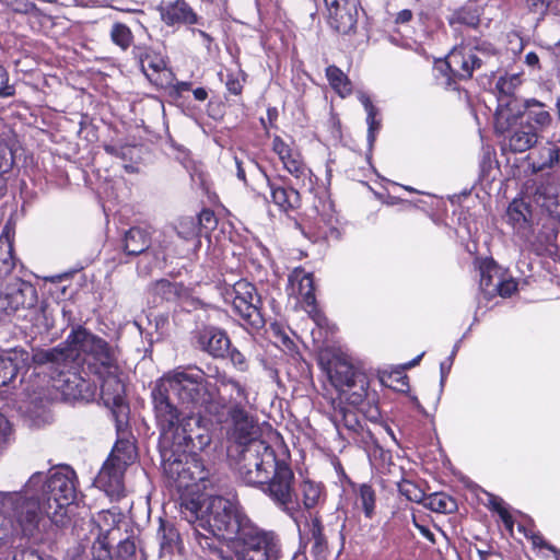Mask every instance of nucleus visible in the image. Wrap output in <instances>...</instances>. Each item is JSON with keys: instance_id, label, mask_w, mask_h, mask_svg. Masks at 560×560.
Returning a JSON list of instances; mask_svg holds the SVG:
<instances>
[{"instance_id": "4be33fe9", "label": "nucleus", "mask_w": 560, "mask_h": 560, "mask_svg": "<svg viewBox=\"0 0 560 560\" xmlns=\"http://www.w3.org/2000/svg\"><path fill=\"white\" fill-rule=\"evenodd\" d=\"M314 234L317 238L337 237L338 218L334 203L328 198H319L314 205Z\"/></svg>"}, {"instance_id": "c9c22d12", "label": "nucleus", "mask_w": 560, "mask_h": 560, "mask_svg": "<svg viewBox=\"0 0 560 560\" xmlns=\"http://www.w3.org/2000/svg\"><path fill=\"white\" fill-rule=\"evenodd\" d=\"M357 504H360L365 516L372 518L376 505V492L369 483H361L357 490Z\"/></svg>"}, {"instance_id": "1a4fd4ad", "label": "nucleus", "mask_w": 560, "mask_h": 560, "mask_svg": "<svg viewBox=\"0 0 560 560\" xmlns=\"http://www.w3.org/2000/svg\"><path fill=\"white\" fill-rule=\"evenodd\" d=\"M497 56V49L487 40H472L455 46L445 65L458 79H469L476 69Z\"/></svg>"}, {"instance_id": "423d86ee", "label": "nucleus", "mask_w": 560, "mask_h": 560, "mask_svg": "<svg viewBox=\"0 0 560 560\" xmlns=\"http://www.w3.org/2000/svg\"><path fill=\"white\" fill-rule=\"evenodd\" d=\"M217 522L220 535L228 538L241 537L243 546L249 550L262 551L258 560H307L306 556L301 552L287 557L283 553L281 540L273 530L260 528L250 518H245L243 515L237 514L228 523ZM244 560L255 559L244 556Z\"/></svg>"}, {"instance_id": "5fc2aeb1", "label": "nucleus", "mask_w": 560, "mask_h": 560, "mask_svg": "<svg viewBox=\"0 0 560 560\" xmlns=\"http://www.w3.org/2000/svg\"><path fill=\"white\" fill-rule=\"evenodd\" d=\"M153 290L155 293L165 295L167 293H172V284L167 280H160L154 283Z\"/></svg>"}, {"instance_id": "473e14b6", "label": "nucleus", "mask_w": 560, "mask_h": 560, "mask_svg": "<svg viewBox=\"0 0 560 560\" xmlns=\"http://www.w3.org/2000/svg\"><path fill=\"white\" fill-rule=\"evenodd\" d=\"M480 290L485 295H495V281L501 278L500 268L492 258L479 260Z\"/></svg>"}, {"instance_id": "c756f323", "label": "nucleus", "mask_w": 560, "mask_h": 560, "mask_svg": "<svg viewBox=\"0 0 560 560\" xmlns=\"http://www.w3.org/2000/svg\"><path fill=\"white\" fill-rule=\"evenodd\" d=\"M528 161L533 173L560 166V148L552 142H547L532 153Z\"/></svg>"}, {"instance_id": "052dcab7", "label": "nucleus", "mask_w": 560, "mask_h": 560, "mask_svg": "<svg viewBox=\"0 0 560 560\" xmlns=\"http://www.w3.org/2000/svg\"><path fill=\"white\" fill-rule=\"evenodd\" d=\"M525 63L529 67L538 68L539 67V57L537 56V54L530 51V52L526 54V56H525Z\"/></svg>"}, {"instance_id": "79ce46f5", "label": "nucleus", "mask_w": 560, "mask_h": 560, "mask_svg": "<svg viewBox=\"0 0 560 560\" xmlns=\"http://www.w3.org/2000/svg\"><path fill=\"white\" fill-rule=\"evenodd\" d=\"M178 237L190 241L195 240L199 235V223L197 222V218L195 217H183L180 218L176 225L174 226Z\"/></svg>"}, {"instance_id": "680f3d73", "label": "nucleus", "mask_w": 560, "mask_h": 560, "mask_svg": "<svg viewBox=\"0 0 560 560\" xmlns=\"http://www.w3.org/2000/svg\"><path fill=\"white\" fill-rule=\"evenodd\" d=\"M412 13L410 10H402L397 14L396 22L397 23H407L411 20Z\"/></svg>"}, {"instance_id": "bf43d9fd", "label": "nucleus", "mask_w": 560, "mask_h": 560, "mask_svg": "<svg viewBox=\"0 0 560 560\" xmlns=\"http://www.w3.org/2000/svg\"><path fill=\"white\" fill-rule=\"evenodd\" d=\"M131 150V147H121V148H114V147H106V151L110 154L120 156L122 159L126 158L127 152Z\"/></svg>"}, {"instance_id": "9b49d317", "label": "nucleus", "mask_w": 560, "mask_h": 560, "mask_svg": "<svg viewBox=\"0 0 560 560\" xmlns=\"http://www.w3.org/2000/svg\"><path fill=\"white\" fill-rule=\"evenodd\" d=\"M224 300L231 302L235 314L253 327H260L264 319L260 313L261 300L256 288L246 280H238L232 285L226 283Z\"/></svg>"}, {"instance_id": "4468645a", "label": "nucleus", "mask_w": 560, "mask_h": 560, "mask_svg": "<svg viewBox=\"0 0 560 560\" xmlns=\"http://www.w3.org/2000/svg\"><path fill=\"white\" fill-rule=\"evenodd\" d=\"M228 418L230 419V428L228 430L230 440L243 448L247 447L254 441H260L257 438L258 427L253 417H250L245 409H240L238 407L229 408L228 411L225 410L223 422L226 421Z\"/></svg>"}, {"instance_id": "20e7f679", "label": "nucleus", "mask_w": 560, "mask_h": 560, "mask_svg": "<svg viewBox=\"0 0 560 560\" xmlns=\"http://www.w3.org/2000/svg\"><path fill=\"white\" fill-rule=\"evenodd\" d=\"M180 513L188 523L195 525L194 539L203 551L218 552L214 537L231 544L243 545L241 537L228 538L220 535L217 529V521L228 523L237 514L249 518L237 501L219 495L209 497L201 501L199 495L189 497L184 494L180 497Z\"/></svg>"}, {"instance_id": "c03bdc74", "label": "nucleus", "mask_w": 560, "mask_h": 560, "mask_svg": "<svg viewBox=\"0 0 560 560\" xmlns=\"http://www.w3.org/2000/svg\"><path fill=\"white\" fill-rule=\"evenodd\" d=\"M399 492L406 497L409 501L422 503L425 499V493L415 482L404 480L399 483Z\"/></svg>"}, {"instance_id": "5701e85b", "label": "nucleus", "mask_w": 560, "mask_h": 560, "mask_svg": "<svg viewBox=\"0 0 560 560\" xmlns=\"http://www.w3.org/2000/svg\"><path fill=\"white\" fill-rule=\"evenodd\" d=\"M509 132L505 138V147L514 153H523L533 148L539 138L536 129L532 125H525L524 121L516 124L503 133Z\"/></svg>"}, {"instance_id": "4d7b16f0", "label": "nucleus", "mask_w": 560, "mask_h": 560, "mask_svg": "<svg viewBox=\"0 0 560 560\" xmlns=\"http://www.w3.org/2000/svg\"><path fill=\"white\" fill-rule=\"evenodd\" d=\"M413 524L415 526L418 528V530L420 532V534L425 537L429 541L431 542H434V535L433 533L429 529L428 526L425 525H421L419 524L416 518L413 517Z\"/></svg>"}, {"instance_id": "6e6d98bb", "label": "nucleus", "mask_w": 560, "mask_h": 560, "mask_svg": "<svg viewBox=\"0 0 560 560\" xmlns=\"http://www.w3.org/2000/svg\"><path fill=\"white\" fill-rule=\"evenodd\" d=\"M214 214L210 210H203L200 212L197 222L200 224L205 223L207 225L214 223Z\"/></svg>"}, {"instance_id": "f3484780", "label": "nucleus", "mask_w": 560, "mask_h": 560, "mask_svg": "<svg viewBox=\"0 0 560 560\" xmlns=\"http://www.w3.org/2000/svg\"><path fill=\"white\" fill-rule=\"evenodd\" d=\"M117 453L116 446L112 458L103 465L96 478L97 486L112 497L120 495L124 490L122 475L127 465V459H121Z\"/></svg>"}, {"instance_id": "6e6552de", "label": "nucleus", "mask_w": 560, "mask_h": 560, "mask_svg": "<svg viewBox=\"0 0 560 560\" xmlns=\"http://www.w3.org/2000/svg\"><path fill=\"white\" fill-rule=\"evenodd\" d=\"M36 362L48 364L46 370L50 373L51 386L62 395L65 400L89 399L93 396V386L86 378L82 365L70 361L57 363L45 358L40 359V353L37 354Z\"/></svg>"}, {"instance_id": "f8f14e48", "label": "nucleus", "mask_w": 560, "mask_h": 560, "mask_svg": "<svg viewBox=\"0 0 560 560\" xmlns=\"http://www.w3.org/2000/svg\"><path fill=\"white\" fill-rule=\"evenodd\" d=\"M288 282V295L295 298L296 302L312 317V319L318 326H322L324 322H326V318L316 305L313 275L311 272H306L302 268H295L290 273Z\"/></svg>"}, {"instance_id": "37998d69", "label": "nucleus", "mask_w": 560, "mask_h": 560, "mask_svg": "<svg viewBox=\"0 0 560 560\" xmlns=\"http://www.w3.org/2000/svg\"><path fill=\"white\" fill-rule=\"evenodd\" d=\"M310 533L313 540V550L316 555H323L327 550V539L323 533V526L319 517L316 515L311 518Z\"/></svg>"}, {"instance_id": "774afa93", "label": "nucleus", "mask_w": 560, "mask_h": 560, "mask_svg": "<svg viewBox=\"0 0 560 560\" xmlns=\"http://www.w3.org/2000/svg\"><path fill=\"white\" fill-rule=\"evenodd\" d=\"M267 116H268L269 121L272 122L277 118V116H278L277 109L276 108H268Z\"/></svg>"}, {"instance_id": "cd10ccee", "label": "nucleus", "mask_w": 560, "mask_h": 560, "mask_svg": "<svg viewBox=\"0 0 560 560\" xmlns=\"http://www.w3.org/2000/svg\"><path fill=\"white\" fill-rule=\"evenodd\" d=\"M162 21L167 25L195 24L198 21L197 14L185 0L167 2L159 7Z\"/></svg>"}, {"instance_id": "69168bd1", "label": "nucleus", "mask_w": 560, "mask_h": 560, "mask_svg": "<svg viewBox=\"0 0 560 560\" xmlns=\"http://www.w3.org/2000/svg\"><path fill=\"white\" fill-rule=\"evenodd\" d=\"M191 89V83L190 82H177L176 85H175V90L176 92L178 93H182V92H185V91H189Z\"/></svg>"}, {"instance_id": "39448f33", "label": "nucleus", "mask_w": 560, "mask_h": 560, "mask_svg": "<svg viewBox=\"0 0 560 560\" xmlns=\"http://www.w3.org/2000/svg\"><path fill=\"white\" fill-rule=\"evenodd\" d=\"M116 357L117 352L112 346L82 326L71 330L62 347L40 353V359L48 361H70L82 366L88 364L92 371L107 366L112 372L115 371Z\"/></svg>"}, {"instance_id": "2f4dec72", "label": "nucleus", "mask_w": 560, "mask_h": 560, "mask_svg": "<svg viewBox=\"0 0 560 560\" xmlns=\"http://www.w3.org/2000/svg\"><path fill=\"white\" fill-rule=\"evenodd\" d=\"M268 186L270 188V196L275 205H277L280 210L289 211L300 207L301 197L298 188L289 187L285 188L283 186L276 185L268 179Z\"/></svg>"}, {"instance_id": "4c0bfd02", "label": "nucleus", "mask_w": 560, "mask_h": 560, "mask_svg": "<svg viewBox=\"0 0 560 560\" xmlns=\"http://www.w3.org/2000/svg\"><path fill=\"white\" fill-rule=\"evenodd\" d=\"M162 551L172 552L177 544L179 535L173 524L160 520V527L156 533Z\"/></svg>"}, {"instance_id": "e433bc0d", "label": "nucleus", "mask_w": 560, "mask_h": 560, "mask_svg": "<svg viewBox=\"0 0 560 560\" xmlns=\"http://www.w3.org/2000/svg\"><path fill=\"white\" fill-rule=\"evenodd\" d=\"M326 77L331 88L341 96L346 97L352 91L351 82L348 77L336 66H329L326 69Z\"/></svg>"}, {"instance_id": "0e129e2a", "label": "nucleus", "mask_w": 560, "mask_h": 560, "mask_svg": "<svg viewBox=\"0 0 560 560\" xmlns=\"http://www.w3.org/2000/svg\"><path fill=\"white\" fill-rule=\"evenodd\" d=\"M197 101L203 102L208 97V92L203 88H197L192 91Z\"/></svg>"}, {"instance_id": "49530a36", "label": "nucleus", "mask_w": 560, "mask_h": 560, "mask_svg": "<svg viewBox=\"0 0 560 560\" xmlns=\"http://www.w3.org/2000/svg\"><path fill=\"white\" fill-rule=\"evenodd\" d=\"M517 289V283L513 279H498L495 281V294L502 298L511 296Z\"/></svg>"}, {"instance_id": "a18cd8bd", "label": "nucleus", "mask_w": 560, "mask_h": 560, "mask_svg": "<svg viewBox=\"0 0 560 560\" xmlns=\"http://www.w3.org/2000/svg\"><path fill=\"white\" fill-rule=\"evenodd\" d=\"M137 546L131 539L121 541L117 547L118 560H133L136 557Z\"/></svg>"}, {"instance_id": "a211bd4d", "label": "nucleus", "mask_w": 560, "mask_h": 560, "mask_svg": "<svg viewBox=\"0 0 560 560\" xmlns=\"http://www.w3.org/2000/svg\"><path fill=\"white\" fill-rule=\"evenodd\" d=\"M526 198L552 217H560V195L558 187L551 183L527 182Z\"/></svg>"}, {"instance_id": "a878e982", "label": "nucleus", "mask_w": 560, "mask_h": 560, "mask_svg": "<svg viewBox=\"0 0 560 560\" xmlns=\"http://www.w3.org/2000/svg\"><path fill=\"white\" fill-rule=\"evenodd\" d=\"M219 386L214 384L218 388L220 395L225 399L226 406L230 405L229 408H240L245 409V406L248 405V390L245 385L240 383L238 381L228 377L221 376L219 378ZM213 385V383H211ZM229 409L226 408V411Z\"/></svg>"}, {"instance_id": "7c9ffc66", "label": "nucleus", "mask_w": 560, "mask_h": 560, "mask_svg": "<svg viewBox=\"0 0 560 560\" xmlns=\"http://www.w3.org/2000/svg\"><path fill=\"white\" fill-rule=\"evenodd\" d=\"M331 420L338 434L343 439H354V435L362 429L358 415L352 409L343 407L336 409Z\"/></svg>"}, {"instance_id": "3c124183", "label": "nucleus", "mask_w": 560, "mask_h": 560, "mask_svg": "<svg viewBox=\"0 0 560 560\" xmlns=\"http://www.w3.org/2000/svg\"><path fill=\"white\" fill-rule=\"evenodd\" d=\"M12 560H43L34 549H18L13 553Z\"/></svg>"}, {"instance_id": "de8ad7c7", "label": "nucleus", "mask_w": 560, "mask_h": 560, "mask_svg": "<svg viewBox=\"0 0 560 560\" xmlns=\"http://www.w3.org/2000/svg\"><path fill=\"white\" fill-rule=\"evenodd\" d=\"M11 9L21 14H32L38 10L34 2L27 0H14L10 3Z\"/></svg>"}, {"instance_id": "2eb2a0df", "label": "nucleus", "mask_w": 560, "mask_h": 560, "mask_svg": "<svg viewBox=\"0 0 560 560\" xmlns=\"http://www.w3.org/2000/svg\"><path fill=\"white\" fill-rule=\"evenodd\" d=\"M328 377L331 384L340 390L343 387L351 388L359 385L360 389L364 392L366 386L365 375L355 369L345 355H336L329 363Z\"/></svg>"}, {"instance_id": "ea45409f", "label": "nucleus", "mask_w": 560, "mask_h": 560, "mask_svg": "<svg viewBox=\"0 0 560 560\" xmlns=\"http://www.w3.org/2000/svg\"><path fill=\"white\" fill-rule=\"evenodd\" d=\"M521 83H522V78L517 73L499 78V80L495 84V88L500 93V96L498 100L499 101L498 108L501 107L502 100H503V103H506L508 100L515 98L513 96V92L515 91V89L517 86L521 85Z\"/></svg>"}, {"instance_id": "393cba45", "label": "nucleus", "mask_w": 560, "mask_h": 560, "mask_svg": "<svg viewBox=\"0 0 560 560\" xmlns=\"http://www.w3.org/2000/svg\"><path fill=\"white\" fill-rule=\"evenodd\" d=\"M506 220L515 234L524 240L533 230V219L529 206L523 199H514L508 210Z\"/></svg>"}, {"instance_id": "aec40b11", "label": "nucleus", "mask_w": 560, "mask_h": 560, "mask_svg": "<svg viewBox=\"0 0 560 560\" xmlns=\"http://www.w3.org/2000/svg\"><path fill=\"white\" fill-rule=\"evenodd\" d=\"M35 300V289L30 283L16 280L8 285L5 292L0 295V308L10 314L32 306Z\"/></svg>"}, {"instance_id": "72a5a7b5", "label": "nucleus", "mask_w": 560, "mask_h": 560, "mask_svg": "<svg viewBox=\"0 0 560 560\" xmlns=\"http://www.w3.org/2000/svg\"><path fill=\"white\" fill-rule=\"evenodd\" d=\"M125 250L129 255H139L150 246V236L141 228H131L125 234Z\"/></svg>"}, {"instance_id": "f257e3e1", "label": "nucleus", "mask_w": 560, "mask_h": 560, "mask_svg": "<svg viewBox=\"0 0 560 560\" xmlns=\"http://www.w3.org/2000/svg\"><path fill=\"white\" fill-rule=\"evenodd\" d=\"M156 427L164 442L171 443L186 455V462L175 459L166 471L176 475L177 487L206 478L197 453L211 443L212 436L200 412L213 417L219 423L225 418L226 401L202 370L175 369L155 383L151 393Z\"/></svg>"}, {"instance_id": "f03ea898", "label": "nucleus", "mask_w": 560, "mask_h": 560, "mask_svg": "<svg viewBox=\"0 0 560 560\" xmlns=\"http://www.w3.org/2000/svg\"><path fill=\"white\" fill-rule=\"evenodd\" d=\"M75 498L77 474L69 466L35 471L20 491H0V544L14 536L33 537L45 516L65 525Z\"/></svg>"}, {"instance_id": "13d9d810", "label": "nucleus", "mask_w": 560, "mask_h": 560, "mask_svg": "<svg viewBox=\"0 0 560 560\" xmlns=\"http://www.w3.org/2000/svg\"><path fill=\"white\" fill-rule=\"evenodd\" d=\"M530 540L535 547L553 550V548L545 541L544 537L540 534H532Z\"/></svg>"}, {"instance_id": "9d476101", "label": "nucleus", "mask_w": 560, "mask_h": 560, "mask_svg": "<svg viewBox=\"0 0 560 560\" xmlns=\"http://www.w3.org/2000/svg\"><path fill=\"white\" fill-rule=\"evenodd\" d=\"M102 378L101 398L104 405L110 409L117 428L127 423L129 406L126 400V389L122 380L119 377V365L115 358V371L107 366H100L93 371Z\"/></svg>"}, {"instance_id": "8fccbe9b", "label": "nucleus", "mask_w": 560, "mask_h": 560, "mask_svg": "<svg viewBox=\"0 0 560 560\" xmlns=\"http://www.w3.org/2000/svg\"><path fill=\"white\" fill-rule=\"evenodd\" d=\"M229 355H230V360L232 362V364L238 370V371H246L247 370V361H246V358L245 355L238 351L237 349L233 348V349H230L229 348Z\"/></svg>"}, {"instance_id": "ddd939ff", "label": "nucleus", "mask_w": 560, "mask_h": 560, "mask_svg": "<svg viewBox=\"0 0 560 560\" xmlns=\"http://www.w3.org/2000/svg\"><path fill=\"white\" fill-rule=\"evenodd\" d=\"M271 149L281 161L283 168L295 178L298 187L311 186V170L304 164L299 150L279 136L272 138Z\"/></svg>"}, {"instance_id": "7ed1b4c3", "label": "nucleus", "mask_w": 560, "mask_h": 560, "mask_svg": "<svg viewBox=\"0 0 560 560\" xmlns=\"http://www.w3.org/2000/svg\"><path fill=\"white\" fill-rule=\"evenodd\" d=\"M237 470L246 485L259 488L280 511L295 518V477L284 454L278 456L265 441H254L242 448Z\"/></svg>"}, {"instance_id": "f704fd0d", "label": "nucleus", "mask_w": 560, "mask_h": 560, "mask_svg": "<svg viewBox=\"0 0 560 560\" xmlns=\"http://www.w3.org/2000/svg\"><path fill=\"white\" fill-rule=\"evenodd\" d=\"M358 98L366 112L368 142L372 147L375 141V135L381 127L380 120L376 119L377 108L373 105L368 94L360 92Z\"/></svg>"}, {"instance_id": "bb28decb", "label": "nucleus", "mask_w": 560, "mask_h": 560, "mask_svg": "<svg viewBox=\"0 0 560 560\" xmlns=\"http://www.w3.org/2000/svg\"><path fill=\"white\" fill-rule=\"evenodd\" d=\"M132 56L141 67V70L149 80L166 68V61L161 52L144 45H136L132 48Z\"/></svg>"}, {"instance_id": "864d4df0", "label": "nucleus", "mask_w": 560, "mask_h": 560, "mask_svg": "<svg viewBox=\"0 0 560 560\" xmlns=\"http://www.w3.org/2000/svg\"><path fill=\"white\" fill-rule=\"evenodd\" d=\"M9 433H10L9 421L2 413H0V448L7 442Z\"/></svg>"}, {"instance_id": "b1692460", "label": "nucleus", "mask_w": 560, "mask_h": 560, "mask_svg": "<svg viewBox=\"0 0 560 560\" xmlns=\"http://www.w3.org/2000/svg\"><path fill=\"white\" fill-rule=\"evenodd\" d=\"M198 347L212 357L221 358L229 351L230 339L215 327H205L197 332Z\"/></svg>"}, {"instance_id": "58836bf2", "label": "nucleus", "mask_w": 560, "mask_h": 560, "mask_svg": "<svg viewBox=\"0 0 560 560\" xmlns=\"http://www.w3.org/2000/svg\"><path fill=\"white\" fill-rule=\"evenodd\" d=\"M423 505L438 513H451L456 508L455 501L442 492L427 495Z\"/></svg>"}, {"instance_id": "a19ab883", "label": "nucleus", "mask_w": 560, "mask_h": 560, "mask_svg": "<svg viewBox=\"0 0 560 560\" xmlns=\"http://www.w3.org/2000/svg\"><path fill=\"white\" fill-rule=\"evenodd\" d=\"M110 39L121 50L126 51L130 48L133 42V34L126 24L116 22L110 28Z\"/></svg>"}, {"instance_id": "6ab92c4d", "label": "nucleus", "mask_w": 560, "mask_h": 560, "mask_svg": "<svg viewBox=\"0 0 560 560\" xmlns=\"http://www.w3.org/2000/svg\"><path fill=\"white\" fill-rule=\"evenodd\" d=\"M36 359L37 354L33 355L22 348H14L0 354V386L8 385Z\"/></svg>"}, {"instance_id": "338daca9", "label": "nucleus", "mask_w": 560, "mask_h": 560, "mask_svg": "<svg viewBox=\"0 0 560 560\" xmlns=\"http://www.w3.org/2000/svg\"><path fill=\"white\" fill-rule=\"evenodd\" d=\"M497 511L499 512L501 518L505 524H509L511 522V516L509 515L508 511L502 508H498Z\"/></svg>"}, {"instance_id": "c85d7f7f", "label": "nucleus", "mask_w": 560, "mask_h": 560, "mask_svg": "<svg viewBox=\"0 0 560 560\" xmlns=\"http://www.w3.org/2000/svg\"><path fill=\"white\" fill-rule=\"evenodd\" d=\"M558 232L551 226H542L537 233L533 229L523 241L537 255H553L557 252Z\"/></svg>"}, {"instance_id": "e2e57ef3", "label": "nucleus", "mask_w": 560, "mask_h": 560, "mask_svg": "<svg viewBox=\"0 0 560 560\" xmlns=\"http://www.w3.org/2000/svg\"><path fill=\"white\" fill-rule=\"evenodd\" d=\"M234 161H235V166H236V175H237L238 179L245 180V178H246L245 177V170L243 167L242 160H240V158L235 156Z\"/></svg>"}, {"instance_id": "0eeeda50", "label": "nucleus", "mask_w": 560, "mask_h": 560, "mask_svg": "<svg viewBox=\"0 0 560 560\" xmlns=\"http://www.w3.org/2000/svg\"><path fill=\"white\" fill-rule=\"evenodd\" d=\"M526 118L525 125H532L533 129L540 131L547 129L551 122L552 117L546 109L544 103L535 100H520L511 98L506 103L501 101V107L495 113V130L497 132H504L513 127L516 121Z\"/></svg>"}, {"instance_id": "dca6fc26", "label": "nucleus", "mask_w": 560, "mask_h": 560, "mask_svg": "<svg viewBox=\"0 0 560 560\" xmlns=\"http://www.w3.org/2000/svg\"><path fill=\"white\" fill-rule=\"evenodd\" d=\"M328 10V23L338 33L348 34L358 21V0H324Z\"/></svg>"}, {"instance_id": "09e8293b", "label": "nucleus", "mask_w": 560, "mask_h": 560, "mask_svg": "<svg viewBox=\"0 0 560 560\" xmlns=\"http://www.w3.org/2000/svg\"><path fill=\"white\" fill-rule=\"evenodd\" d=\"M15 90L13 85L9 84V74L7 70L0 66V97L13 96Z\"/></svg>"}, {"instance_id": "412c9836", "label": "nucleus", "mask_w": 560, "mask_h": 560, "mask_svg": "<svg viewBox=\"0 0 560 560\" xmlns=\"http://www.w3.org/2000/svg\"><path fill=\"white\" fill-rule=\"evenodd\" d=\"M294 500L298 502V511L295 518H292L299 530H301L300 523L298 521L299 513L302 510L312 511L322 506L326 501L325 487L320 482H316L310 479L303 480L299 486V492L294 490Z\"/></svg>"}, {"instance_id": "603ef678", "label": "nucleus", "mask_w": 560, "mask_h": 560, "mask_svg": "<svg viewBox=\"0 0 560 560\" xmlns=\"http://www.w3.org/2000/svg\"><path fill=\"white\" fill-rule=\"evenodd\" d=\"M225 85L229 92H231L234 95L241 94L243 89L242 82L232 73L226 74Z\"/></svg>"}]
</instances>
